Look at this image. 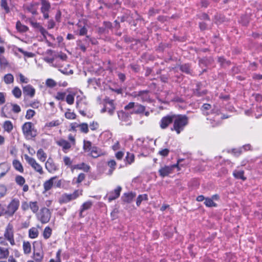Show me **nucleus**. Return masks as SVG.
<instances>
[{
    "mask_svg": "<svg viewBox=\"0 0 262 262\" xmlns=\"http://www.w3.org/2000/svg\"><path fill=\"white\" fill-rule=\"evenodd\" d=\"M118 118L122 122L126 123V125L130 124V116L128 114L123 111H120L118 112Z\"/></svg>",
    "mask_w": 262,
    "mask_h": 262,
    "instance_id": "2eb2a0df",
    "label": "nucleus"
},
{
    "mask_svg": "<svg viewBox=\"0 0 262 262\" xmlns=\"http://www.w3.org/2000/svg\"><path fill=\"white\" fill-rule=\"evenodd\" d=\"M18 51L24 55L25 56L27 57H33L34 56V54L31 52H28L27 51H24L22 48H17Z\"/></svg>",
    "mask_w": 262,
    "mask_h": 262,
    "instance_id": "13d9d810",
    "label": "nucleus"
},
{
    "mask_svg": "<svg viewBox=\"0 0 262 262\" xmlns=\"http://www.w3.org/2000/svg\"><path fill=\"white\" fill-rule=\"evenodd\" d=\"M56 179V176L53 177L51 178L49 180L44 182L43 186L45 192L50 190L52 188V187L54 186V180H55Z\"/></svg>",
    "mask_w": 262,
    "mask_h": 262,
    "instance_id": "f3484780",
    "label": "nucleus"
},
{
    "mask_svg": "<svg viewBox=\"0 0 262 262\" xmlns=\"http://www.w3.org/2000/svg\"><path fill=\"white\" fill-rule=\"evenodd\" d=\"M107 112L110 115H113L115 107L113 100L108 101L105 103Z\"/></svg>",
    "mask_w": 262,
    "mask_h": 262,
    "instance_id": "5701e85b",
    "label": "nucleus"
},
{
    "mask_svg": "<svg viewBox=\"0 0 262 262\" xmlns=\"http://www.w3.org/2000/svg\"><path fill=\"white\" fill-rule=\"evenodd\" d=\"M19 205L20 202L18 199H13L7 206L6 210V215L9 217L13 216L18 210Z\"/></svg>",
    "mask_w": 262,
    "mask_h": 262,
    "instance_id": "20e7f679",
    "label": "nucleus"
},
{
    "mask_svg": "<svg viewBox=\"0 0 262 262\" xmlns=\"http://www.w3.org/2000/svg\"><path fill=\"white\" fill-rule=\"evenodd\" d=\"M16 28L20 32H26L29 28L27 26L21 24L20 21H17L16 24Z\"/></svg>",
    "mask_w": 262,
    "mask_h": 262,
    "instance_id": "bb28decb",
    "label": "nucleus"
},
{
    "mask_svg": "<svg viewBox=\"0 0 262 262\" xmlns=\"http://www.w3.org/2000/svg\"><path fill=\"white\" fill-rule=\"evenodd\" d=\"M13 166L14 168L17 171L23 172L24 168L21 163L17 160H14L13 161Z\"/></svg>",
    "mask_w": 262,
    "mask_h": 262,
    "instance_id": "c756f323",
    "label": "nucleus"
},
{
    "mask_svg": "<svg viewBox=\"0 0 262 262\" xmlns=\"http://www.w3.org/2000/svg\"><path fill=\"white\" fill-rule=\"evenodd\" d=\"M59 71L61 72L62 73L66 74V75H71L73 74V71L72 70H68L66 68H60L59 69Z\"/></svg>",
    "mask_w": 262,
    "mask_h": 262,
    "instance_id": "e2e57ef3",
    "label": "nucleus"
},
{
    "mask_svg": "<svg viewBox=\"0 0 262 262\" xmlns=\"http://www.w3.org/2000/svg\"><path fill=\"white\" fill-rule=\"evenodd\" d=\"M23 133L26 138L30 139L36 136V130L31 122H25L22 126Z\"/></svg>",
    "mask_w": 262,
    "mask_h": 262,
    "instance_id": "f03ea898",
    "label": "nucleus"
},
{
    "mask_svg": "<svg viewBox=\"0 0 262 262\" xmlns=\"http://www.w3.org/2000/svg\"><path fill=\"white\" fill-rule=\"evenodd\" d=\"M214 114H215L214 117H211L209 116L207 118V120L210 121V123L212 124L213 127L218 125L221 123V121L222 119L227 118L219 113L217 111L216 112L213 111L211 115Z\"/></svg>",
    "mask_w": 262,
    "mask_h": 262,
    "instance_id": "423d86ee",
    "label": "nucleus"
},
{
    "mask_svg": "<svg viewBox=\"0 0 262 262\" xmlns=\"http://www.w3.org/2000/svg\"><path fill=\"white\" fill-rule=\"evenodd\" d=\"M59 203L60 204H65L70 202L69 196L68 193L63 194L59 199Z\"/></svg>",
    "mask_w": 262,
    "mask_h": 262,
    "instance_id": "79ce46f5",
    "label": "nucleus"
},
{
    "mask_svg": "<svg viewBox=\"0 0 262 262\" xmlns=\"http://www.w3.org/2000/svg\"><path fill=\"white\" fill-rule=\"evenodd\" d=\"M56 143L58 145L62 147V150L65 153H67L71 147V144L68 141L62 139L57 141Z\"/></svg>",
    "mask_w": 262,
    "mask_h": 262,
    "instance_id": "dca6fc26",
    "label": "nucleus"
},
{
    "mask_svg": "<svg viewBox=\"0 0 262 262\" xmlns=\"http://www.w3.org/2000/svg\"><path fill=\"white\" fill-rule=\"evenodd\" d=\"M136 196V193L135 192H129L124 193L123 201L126 203H130L133 199Z\"/></svg>",
    "mask_w": 262,
    "mask_h": 262,
    "instance_id": "393cba45",
    "label": "nucleus"
},
{
    "mask_svg": "<svg viewBox=\"0 0 262 262\" xmlns=\"http://www.w3.org/2000/svg\"><path fill=\"white\" fill-rule=\"evenodd\" d=\"M125 161L126 164H131L135 161V156L133 154L127 152L125 157Z\"/></svg>",
    "mask_w": 262,
    "mask_h": 262,
    "instance_id": "473e14b6",
    "label": "nucleus"
},
{
    "mask_svg": "<svg viewBox=\"0 0 262 262\" xmlns=\"http://www.w3.org/2000/svg\"><path fill=\"white\" fill-rule=\"evenodd\" d=\"M12 111L15 113H18L21 111L20 106L16 104H12Z\"/></svg>",
    "mask_w": 262,
    "mask_h": 262,
    "instance_id": "69168bd1",
    "label": "nucleus"
},
{
    "mask_svg": "<svg viewBox=\"0 0 262 262\" xmlns=\"http://www.w3.org/2000/svg\"><path fill=\"white\" fill-rule=\"evenodd\" d=\"M77 101H76V107L77 108L79 109V113L82 115L83 116H85L86 115V113H85V111L84 110H81V105H82V98L80 99H78V97L77 98Z\"/></svg>",
    "mask_w": 262,
    "mask_h": 262,
    "instance_id": "37998d69",
    "label": "nucleus"
},
{
    "mask_svg": "<svg viewBox=\"0 0 262 262\" xmlns=\"http://www.w3.org/2000/svg\"><path fill=\"white\" fill-rule=\"evenodd\" d=\"M46 84L50 88H53L56 86L57 83L55 80L52 79H48L46 81Z\"/></svg>",
    "mask_w": 262,
    "mask_h": 262,
    "instance_id": "4d7b16f0",
    "label": "nucleus"
},
{
    "mask_svg": "<svg viewBox=\"0 0 262 262\" xmlns=\"http://www.w3.org/2000/svg\"><path fill=\"white\" fill-rule=\"evenodd\" d=\"M26 180L21 176H17L15 177V182L20 186H23L25 183Z\"/></svg>",
    "mask_w": 262,
    "mask_h": 262,
    "instance_id": "3c124183",
    "label": "nucleus"
},
{
    "mask_svg": "<svg viewBox=\"0 0 262 262\" xmlns=\"http://www.w3.org/2000/svg\"><path fill=\"white\" fill-rule=\"evenodd\" d=\"M107 165L111 168L108 170V174L111 175L112 174L114 170L116 168V162L114 160H111L107 162Z\"/></svg>",
    "mask_w": 262,
    "mask_h": 262,
    "instance_id": "a19ab883",
    "label": "nucleus"
},
{
    "mask_svg": "<svg viewBox=\"0 0 262 262\" xmlns=\"http://www.w3.org/2000/svg\"><path fill=\"white\" fill-rule=\"evenodd\" d=\"M45 167L50 173H53L58 170V167L54 162L53 159L49 158L45 163Z\"/></svg>",
    "mask_w": 262,
    "mask_h": 262,
    "instance_id": "f8f14e48",
    "label": "nucleus"
},
{
    "mask_svg": "<svg viewBox=\"0 0 262 262\" xmlns=\"http://www.w3.org/2000/svg\"><path fill=\"white\" fill-rule=\"evenodd\" d=\"M9 254L8 249L3 248L0 247V259L7 258Z\"/></svg>",
    "mask_w": 262,
    "mask_h": 262,
    "instance_id": "ea45409f",
    "label": "nucleus"
},
{
    "mask_svg": "<svg viewBox=\"0 0 262 262\" xmlns=\"http://www.w3.org/2000/svg\"><path fill=\"white\" fill-rule=\"evenodd\" d=\"M188 124V117L185 115H173V125L171 130L180 134Z\"/></svg>",
    "mask_w": 262,
    "mask_h": 262,
    "instance_id": "f257e3e1",
    "label": "nucleus"
},
{
    "mask_svg": "<svg viewBox=\"0 0 262 262\" xmlns=\"http://www.w3.org/2000/svg\"><path fill=\"white\" fill-rule=\"evenodd\" d=\"M61 122L58 120H54L49 122H47L45 125V128L50 129L51 128L59 126Z\"/></svg>",
    "mask_w": 262,
    "mask_h": 262,
    "instance_id": "6ab92c4d",
    "label": "nucleus"
},
{
    "mask_svg": "<svg viewBox=\"0 0 262 262\" xmlns=\"http://www.w3.org/2000/svg\"><path fill=\"white\" fill-rule=\"evenodd\" d=\"M38 235V231L37 228L32 227L29 230V236L31 238H36Z\"/></svg>",
    "mask_w": 262,
    "mask_h": 262,
    "instance_id": "2f4dec72",
    "label": "nucleus"
},
{
    "mask_svg": "<svg viewBox=\"0 0 262 262\" xmlns=\"http://www.w3.org/2000/svg\"><path fill=\"white\" fill-rule=\"evenodd\" d=\"M37 157L41 162H45L47 159V154L42 149L40 148L37 151Z\"/></svg>",
    "mask_w": 262,
    "mask_h": 262,
    "instance_id": "b1692460",
    "label": "nucleus"
},
{
    "mask_svg": "<svg viewBox=\"0 0 262 262\" xmlns=\"http://www.w3.org/2000/svg\"><path fill=\"white\" fill-rule=\"evenodd\" d=\"M244 172L243 170H235L233 172V176L235 178L245 180L246 178L244 177Z\"/></svg>",
    "mask_w": 262,
    "mask_h": 262,
    "instance_id": "e433bc0d",
    "label": "nucleus"
},
{
    "mask_svg": "<svg viewBox=\"0 0 262 262\" xmlns=\"http://www.w3.org/2000/svg\"><path fill=\"white\" fill-rule=\"evenodd\" d=\"M7 189L5 185H0V198L4 197L7 193Z\"/></svg>",
    "mask_w": 262,
    "mask_h": 262,
    "instance_id": "bf43d9fd",
    "label": "nucleus"
},
{
    "mask_svg": "<svg viewBox=\"0 0 262 262\" xmlns=\"http://www.w3.org/2000/svg\"><path fill=\"white\" fill-rule=\"evenodd\" d=\"M103 155L101 149L96 146H93V147L89 152V155L94 158H96Z\"/></svg>",
    "mask_w": 262,
    "mask_h": 262,
    "instance_id": "a211bd4d",
    "label": "nucleus"
},
{
    "mask_svg": "<svg viewBox=\"0 0 262 262\" xmlns=\"http://www.w3.org/2000/svg\"><path fill=\"white\" fill-rule=\"evenodd\" d=\"M66 96L65 93L58 92L56 98L58 100H63Z\"/></svg>",
    "mask_w": 262,
    "mask_h": 262,
    "instance_id": "338daca9",
    "label": "nucleus"
},
{
    "mask_svg": "<svg viewBox=\"0 0 262 262\" xmlns=\"http://www.w3.org/2000/svg\"><path fill=\"white\" fill-rule=\"evenodd\" d=\"M12 93L14 96L16 98H19L22 94L21 90L18 86H15L13 89Z\"/></svg>",
    "mask_w": 262,
    "mask_h": 262,
    "instance_id": "49530a36",
    "label": "nucleus"
},
{
    "mask_svg": "<svg viewBox=\"0 0 262 262\" xmlns=\"http://www.w3.org/2000/svg\"><path fill=\"white\" fill-rule=\"evenodd\" d=\"M145 110V106L141 104H137L135 105L134 113L135 114H141L143 113Z\"/></svg>",
    "mask_w": 262,
    "mask_h": 262,
    "instance_id": "c9c22d12",
    "label": "nucleus"
},
{
    "mask_svg": "<svg viewBox=\"0 0 262 262\" xmlns=\"http://www.w3.org/2000/svg\"><path fill=\"white\" fill-rule=\"evenodd\" d=\"M25 159L27 163L32 167V168L39 174H43V170L42 166L36 162L33 158L29 157L27 155L24 156Z\"/></svg>",
    "mask_w": 262,
    "mask_h": 262,
    "instance_id": "39448f33",
    "label": "nucleus"
},
{
    "mask_svg": "<svg viewBox=\"0 0 262 262\" xmlns=\"http://www.w3.org/2000/svg\"><path fill=\"white\" fill-rule=\"evenodd\" d=\"M90 127L92 130H95L99 127V124L97 122L93 121L90 124Z\"/></svg>",
    "mask_w": 262,
    "mask_h": 262,
    "instance_id": "0e129e2a",
    "label": "nucleus"
},
{
    "mask_svg": "<svg viewBox=\"0 0 262 262\" xmlns=\"http://www.w3.org/2000/svg\"><path fill=\"white\" fill-rule=\"evenodd\" d=\"M4 81L7 84L12 83L14 81V77L11 74H7L4 76Z\"/></svg>",
    "mask_w": 262,
    "mask_h": 262,
    "instance_id": "4c0bfd02",
    "label": "nucleus"
},
{
    "mask_svg": "<svg viewBox=\"0 0 262 262\" xmlns=\"http://www.w3.org/2000/svg\"><path fill=\"white\" fill-rule=\"evenodd\" d=\"M3 128L5 131L10 133L13 128V124L10 121H6L4 123Z\"/></svg>",
    "mask_w": 262,
    "mask_h": 262,
    "instance_id": "c85d7f7f",
    "label": "nucleus"
},
{
    "mask_svg": "<svg viewBox=\"0 0 262 262\" xmlns=\"http://www.w3.org/2000/svg\"><path fill=\"white\" fill-rule=\"evenodd\" d=\"M30 209L31 210V211L34 213H37V212L38 211V209H39V206L38 205V203L36 201H34V202H32V201H31L30 202Z\"/></svg>",
    "mask_w": 262,
    "mask_h": 262,
    "instance_id": "72a5a7b5",
    "label": "nucleus"
},
{
    "mask_svg": "<svg viewBox=\"0 0 262 262\" xmlns=\"http://www.w3.org/2000/svg\"><path fill=\"white\" fill-rule=\"evenodd\" d=\"M27 21H28L32 27L37 30H39L42 27L39 23L34 21L32 18H28Z\"/></svg>",
    "mask_w": 262,
    "mask_h": 262,
    "instance_id": "a18cd8bd",
    "label": "nucleus"
},
{
    "mask_svg": "<svg viewBox=\"0 0 262 262\" xmlns=\"http://www.w3.org/2000/svg\"><path fill=\"white\" fill-rule=\"evenodd\" d=\"M180 70L181 71L186 74H191L192 71L189 64H184L181 65L180 67Z\"/></svg>",
    "mask_w": 262,
    "mask_h": 262,
    "instance_id": "58836bf2",
    "label": "nucleus"
},
{
    "mask_svg": "<svg viewBox=\"0 0 262 262\" xmlns=\"http://www.w3.org/2000/svg\"><path fill=\"white\" fill-rule=\"evenodd\" d=\"M90 165L84 163L74 165L72 166L73 169L82 170L85 172H88L90 170Z\"/></svg>",
    "mask_w": 262,
    "mask_h": 262,
    "instance_id": "aec40b11",
    "label": "nucleus"
},
{
    "mask_svg": "<svg viewBox=\"0 0 262 262\" xmlns=\"http://www.w3.org/2000/svg\"><path fill=\"white\" fill-rule=\"evenodd\" d=\"M35 114V112L34 110L29 109L27 110L25 117L27 119L29 120L32 118Z\"/></svg>",
    "mask_w": 262,
    "mask_h": 262,
    "instance_id": "6e6d98bb",
    "label": "nucleus"
},
{
    "mask_svg": "<svg viewBox=\"0 0 262 262\" xmlns=\"http://www.w3.org/2000/svg\"><path fill=\"white\" fill-rule=\"evenodd\" d=\"M23 250L25 254H29L31 252V244L29 242H24L23 243Z\"/></svg>",
    "mask_w": 262,
    "mask_h": 262,
    "instance_id": "c03bdc74",
    "label": "nucleus"
},
{
    "mask_svg": "<svg viewBox=\"0 0 262 262\" xmlns=\"http://www.w3.org/2000/svg\"><path fill=\"white\" fill-rule=\"evenodd\" d=\"M4 236L9 242L11 245L13 246L15 244L14 239L13 227L11 224H8L6 228Z\"/></svg>",
    "mask_w": 262,
    "mask_h": 262,
    "instance_id": "0eeeda50",
    "label": "nucleus"
},
{
    "mask_svg": "<svg viewBox=\"0 0 262 262\" xmlns=\"http://www.w3.org/2000/svg\"><path fill=\"white\" fill-rule=\"evenodd\" d=\"M148 200V196L146 194H140L137 198V201H136V204L138 206H139L140 205L141 202L143 200Z\"/></svg>",
    "mask_w": 262,
    "mask_h": 262,
    "instance_id": "de8ad7c7",
    "label": "nucleus"
},
{
    "mask_svg": "<svg viewBox=\"0 0 262 262\" xmlns=\"http://www.w3.org/2000/svg\"><path fill=\"white\" fill-rule=\"evenodd\" d=\"M52 234V229L49 227H46L43 232V236L44 238L48 239L49 238Z\"/></svg>",
    "mask_w": 262,
    "mask_h": 262,
    "instance_id": "09e8293b",
    "label": "nucleus"
},
{
    "mask_svg": "<svg viewBox=\"0 0 262 262\" xmlns=\"http://www.w3.org/2000/svg\"><path fill=\"white\" fill-rule=\"evenodd\" d=\"M250 148L251 145L250 144H246L239 149H234L233 150V152L236 156H238L242 152L243 149L244 150H250Z\"/></svg>",
    "mask_w": 262,
    "mask_h": 262,
    "instance_id": "a878e982",
    "label": "nucleus"
},
{
    "mask_svg": "<svg viewBox=\"0 0 262 262\" xmlns=\"http://www.w3.org/2000/svg\"><path fill=\"white\" fill-rule=\"evenodd\" d=\"M211 108V106L209 104H204L202 106V111L203 112V114L205 115H209L207 111L210 110Z\"/></svg>",
    "mask_w": 262,
    "mask_h": 262,
    "instance_id": "864d4df0",
    "label": "nucleus"
},
{
    "mask_svg": "<svg viewBox=\"0 0 262 262\" xmlns=\"http://www.w3.org/2000/svg\"><path fill=\"white\" fill-rule=\"evenodd\" d=\"M66 101L69 104H73L74 102V97L71 94L67 96Z\"/></svg>",
    "mask_w": 262,
    "mask_h": 262,
    "instance_id": "680f3d73",
    "label": "nucleus"
},
{
    "mask_svg": "<svg viewBox=\"0 0 262 262\" xmlns=\"http://www.w3.org/2000/svg\"><path fill=\"white\" fill-rule=\"evenodd\" d=\"M82 194V191L79 190H76L73 193L68 194L69 199L71 201L76 199L78 197Z\"/></svg>",
    "mask_w": 262,
    "mask_h": 262,
    "instance_id": "cd10ccee",
    "label": "nucleus"
},
{
    "mask_svg": "<svg viewBox=\"0 0 262 262\" xmlns=\"http://www.w3.org/2000/svg\"><path fill=\"white\" fill-rule=\"evenodd\" d=\"M93 147L91 142L89 141H83V148L85 152H89L91 149Z\"/></svg>",
    "mask_w": 262,
    "mask_h": 262,
    "instance_id": "f704fd0d",
    "label": "nucleus"
},
{
    "mask_svg": "<svg viewBox=\"0 0 262 262\" xmlns=\"http://www.w3.org/2000/svg\"><path fill=\"white\" fill-rule=\"evenodd\" d=\"M41 5L40 11L43 14V18H49V12L51 9L50 3L46 0H41Z\"/></svg>",
    "mask_w": 262,
    "mask_h": 262,
    "instance_id": "6e6552de",
    "label": "nucleus"
},
{
    "mask_svg": "<svg viewBox=\"0 0 262 262\" xmlns=\"http://www.w3.org/2000/svg\"><path fill=\"white\" fill-rule=\"evenodd\" d=\"M65 117L68 119H74L76 118V114L74 112L70 111L67 112L65 113Z\"/></svg>",
    "mask_w": 262,
    "mask_h": 262,
    "instance_id": "052dcab7",
    "label": "nucleus"
},
{
    "mask_svg": "<svg viewBox=\"0 0 262 262\" xmlns=\"http://www.w3.org/2000/svg\"><path fill=\"white\" fill-rule=\"evenodd\" d=\"M138 97V99H141L142 101H147L149 98L147 91H144L139 92Z\"/></svg>",
    "mask_w": 262,
    "mask_h": 262,
    "instance_id": "7c9ffc66",
    "label": "nucleus"
},
{
    "mask_svg": "<svg viewBox=\"0 0 262 262\" xmlns=\"http://www.w3.org/2000/svg\"><path fill=\"white\" fill-rule=\"evenodd\" d=\"M121 189L122 188L121 186H118L114 191L109 192V193H108V202H111L113 200L117 199L120 196Z\"/></svg>",
    "mask_w": 262,
    "mask_h": 262,
    "instance_id": "4468645a",
    "label": "nucleus"
},
{
    "mask_svg": "<svg viewBox=\"0 0 262 262\" xmlns=\"http://www.w3.org/2000/svg\"><path fill=\"white\" fill-rule=\"evenodd\" d=\"M37 220L42 224L48 223L51 217V211L47 208L44 207L40 209L39 212L36 214Z\"/></svg>",
    "mask_w": 262,
    "mask_h": 262,
    "instance_id": "7ed1b4c3",
    "label": "nucleus"
},
{
    "mask_svg": "<svg viewBox=\"0 0 262 262\" xmlns=\"http://www.w3.org/2000/svg\"><path fill=\"white\" fill-rule=\"evenodd\" d=\"M79 128L81 132L86 134L89 132L88 124L86 123L79 124Z\"/></svg>",
    "mask_w": 262,
    "mask_h": 262,
    "instance_id": "603ef678",
    "label": "nucleus"
},
{
    "mask_svg": "<svg viewBox=\"0 0 262 262\" xmlns=\"http://www.w3.org/2000/svg\"><path fill=\"white\" fill-rule=\"evenodd\" d=\"M23 94L25 96L33 98L35 94V89L31 84L23 86Z\"/></svg>",
    "mask_w": 262,
    "mask_h": 262,
    "instance_id": "9d476101",
    "label": "nucleus"
},
{
    "mask_svg": "<svg viewBox=\"0 0 262 262\" xmlns=\"http://www.w3.org/2000/svg\"><path fill=\"white\" fill-rule=\"evenodd\" d=\"M204 204L205 205L207 206V207H216V204L215 203L212 199L211 198H206L205 200V202H204Z\"/></svg>",
    "mask_w": 262,
    "mask_h": 262,
    "instance_id": "8fccbe9b",
    "label": "nucleus"
},
{
    "mask_svg": "<svg viewBox=\"0 0 262 262\" xmlns=\"http://www.w3.org/2000/svg\"><path fill=\"white\" fill-rule=\"evenodd\" d=\"M173 115H168L162 117L159 122L160 127L163 129L167 128L173 122Z\"/></svg>",
    "mask_w": 262,
    "mask_h": 262,
    "instance_id": "1a4fd4ad",
    "label": "nucleus"
},
{
    "mask_svg": "<svg viewBox=\"0 0 262 262\" xmlns=\"http://www.w3.org/2000/svg\"><path fill=\"white\" fill-rule=\"evenodd\" d=\"M1 7L5 10L6 13L10 11L7 0H1Z\"/></svg>",
    "mask_w": 262,
    "mask_h": 262,
    "instance_id": "5fc2aeb1",
    "label": "nucleus"
},
{
    "mask_svg": "<svg viewBox=\"0 0 262 262\" xmlns=\"http://www.w3.org/2000/svg\"><path fill=\"white\" fill-rule=\"evenodd\" d=\"M91 39L89 36H86L83 40H78L77 41V45L79 48L83 52H85L86 50L87 46H89V42Z\"/></svg>",
    "mask_w": 262,
    "mask_h": 262,
    "instance_id": "ddd939ff",
    "label": "nucleus"
},
{
    "mask_svg": "<svg viewBox=\"0 0 262 262\" xmlns=\"http://www.w3.org/2000/svg\"><path fill=\"white\" fill-rule=\"evenodd\" d=\"M175 167L176 165L162 167L159 170L160 176L163 178L167 176L169 173L172 172Z\"/></svg>",
    "mask_w": 262,
    "mask_h": 262,
    "instance_id": "9b49d317",
    "label": "nucleus"
},
{
    "mask_svg": "<svg viewBox=\"0 0 262 262\" xmlns=\"http://www.w3.org/2000/svg\"><path fill=\"white\" fill-rule=\"evenodd\" d=\"M93 203L90 201L84 202L81 206L79 216L80 217H83L82 212L86 210L90 209Z\"/></svg>",
    "mask_w": 262,
    "mask_h": 262,
    "instance_id": "412c9836",
    "label": "nucleus"
},
{
    "mask_svg": "<svg viewBox=\"0 0 262 262\" xmlns=\"http://www.w3.org/2000/svg\"><path fill=\"white\" fill-rule=\"evenodd\" d=\"M36 245H39V243H37V242H34L33 243L34 259L37 262H40L42 259L43 254L40 252H35V247Z\"/></svg>",
    "mask_w": 262,
    "mask_h": 262,
    "instance_id": "4be33fe9",
    "label": "nucleus"
},
{
    "mask_svg": "<svg viewBox=\"0 0 262 262\" xmlns=\"http://www.w3.org/2000/svg\"><path fill=\"white\" fill-rule=\"evenodd\" d=\"M87 32L88 30L86 28L85 26H83L80 29L78 35L80 36H83L86 35L87 34Z\"/></svg>",
    "mask_w": 262,
    "mask_h": 262,
    "instance_id": "774afa93",
    "label": "nucleus"
}]
</instances>
